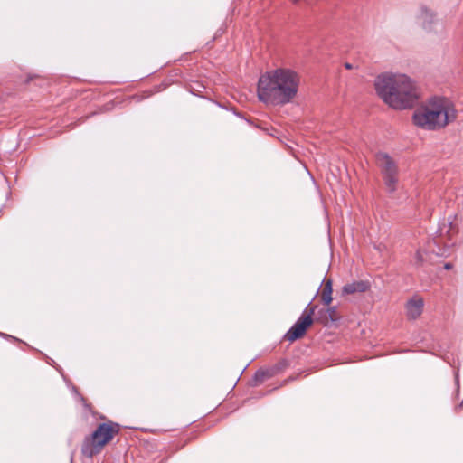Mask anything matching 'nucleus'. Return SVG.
Listing matches in <instances>:
<instances>
[{"label": "nucleus", "instance_id": "nucleus-1", "mask_svg": "<svg viewBox=\"0 0 463 463\" xmlns=\"http://www.w3.org/2000/svg\"><path fill=\"white\" fill-rule=\"evenodd\" d=\"M299 82L298 74L290 69L279 68L267 71L259 79L258 98L268 105L288 104L296 97Z\"/></svg>", "mask_w": 463, "mask_h": 463}, {"label": "nucleus", "instance_id": "nucleus-2", "mask_svg": "<svg viewBox=\"0 0 463 463\" xmlns=\"http://www.w3.org/2000/svg\"><path fill=\"white\" fill-rule=\"evenodd\" d=\"M374 87L378 96L395 109L411 108L419 99L416 83L405 74H380L374 80Z\"/></svg>", "mask_w": 463, "mask_h": 463}, {"label": "nucleus", "instance_id": "nucleus-3", "mask_svg": "<svg viewBox=\"0 0 463 463\" xmlns=\"http://www.w3.org/2000/svg\"><path fill=\"white\" fill-rule=\"evenodd\" d=\"M456 109L445 98L434 97L413 114V123L424 129L436 130L456 119Z\"/></svg>", "mask_w": 463, "mask_h": 463}, {"label": "nucleus", "instance_id": "nucleus-4", "mask_svg": "<svg viewBox=\"0 0 463 463\" xmlns=\"http://www.w3.org/2000/svg\"><path fill=\"white\" fill-rule=\"evenodd\" d=\"M119 430V424L110 420L99 424L91 435L84 439L81 446V453L87 458H92L99 453L103 447L110 441Z\"/></svg>", "mask_w": 463, "mask_h": 463}, {"label": "nucleus", "instance_id": "nucleus-5", "mask_svg": "<svg viewBox=\"0 0 463 463\" xmlns=\"http://www.w3.org/2000/svg\"><path fill=\"white\" fill-rule=\"evenodd\" d=\"M376 162L381 170L385 190L392 194L397 191L399 184V168L395 161L386 153L376 154Z\"/></svg>", "mask_w": 463, "mask_h": 463}, {"label": "nucleus", "instance_id": "nucleus-6", "mask_svg": "<svg viewBox=\"0 0 463 463\" xmlns=\"http://www.w3.org/2000/svg\"><path fill=\"white\" fill-rule=\"evenodd\" d=\"M317 307L316 305L311 306V303L307 305L300 317L286 333L285 338L287 340H288L289 342H294L301 338L305 335L307 329L313 323L312 316L315 313Z\"/></svg>", "mask_w": 463, "mask_h": 463}, {"label": "nucleus", "instance_id": "nucleus-7", "mask_svg": "<svg viewBox=\"0 0 463 463\" xmlns=\"http://www.w3.org/2000/svg\"><path fill=\"white\" fill-rule=\"evenodd\" d=\"M437 232L438 236L433 239V244L437 249L431 248L430 245L429 247L437 256H448L449 254L450 245L454 244L453 242L449 243L452 240V234L454 232L452 222H444L441 226H439Z\"/></svg>", "mask_w": 463, "mask_h": 463}, {"label": "nucleus", "instance_id": "nucleus-8", "mask_svg": "<svg viewBox=\"0 0 463 463\" xmlns=\"http://www.w3.org/2000/svg\"><path fill=\"white\" fill-rule=\"evenodd\" d=\"M424 302L423 299L419 298H411L406 304V314L409 319L414 320L418 318L423 310Z\"/></svg>", "mask_w": 463, "mask_h": 463}, {"label": "nucleus", "instance_id": "nucleus-9", "mask_svg": "<svg viewBox=\"0 0 463 463\" xmlns=\"http://www.w3.org/2000/svg\"><path fill=\"white\" fill-rule=\"evenodd\" d=\"M419 20L421 23L423 29L426 31H431L432 25L435 24L434 13L427 7L423 6L420 8Z\"/></svg>", "mask_w": 463, "mask_h": 463}, {"label": "nucleus", "instance_id": "nucleus-10", "mask_svg": "<svg viewBox=\"0 0 463 463\" xmlns=\"http://www.w3.org/2000/svg\"><path fill=\"white\" fill-rule=\"evenodd\" d=\"M369 288V284L366 281L359 280L346 284L343 287L344 294H354L356 292H365Z\"/></svg>", "mask_w": 463, "mask_h": 463}, {"label": "nucleus", "instance_id": "nucleus-11", "mask_svg": "<svg viewBox=\"0 0 463 463\" xmlns=\"http://www.w3.org/2000/svg\"><path fill=\"white\" fill-rule=\"evenodd\" d=\"M426 254H427L426 251H423L421 250H417V252L415 254V265L416 266H421L427 261L425 259Z\"/></svg>", "mask_w": 463, "mask_h": 463}, {"label": "nucleus", "instance_id": "nucleus-12", "mask_svg": "<svg viewBox=\"0 0 463 463\" xmlns=\"http://www.w3.org/2000/svg\"><path fill=\"white\" fill-rule=\"evenodd\" d=\"M272 375V373L269 370H259L255 373L256 381L262 382L266 378H269Z\"/></svg>", "mask_w": 463, "mask_h": 463}, {"label": "nucleus", "instance_id": "nucleus-13", "mask_svg": "<svg viewBox=\"0 0 463 463\" xmlns=\"http://www.w3.org/2000/svg\"><path fill=\"white\" fill-rule=\"evenodd\" d=\"M332 293L322 291L321 298L325 305H329L332 301Z\"/></svg>", "mask_w": 463, "mask_h": 463}, {"label": "nucleus", "instance_id": "nucleus-14", "mask_svg": "<svg viewBox=\"0 0 463 463\" xmlns=\"http://www.w3.org/2000/svg\"><path fill=\"white\" fill-rule=\"evenodd\" d=\"M326 313H328V316L332 321H335L336 319L335 313H336V307H330L326 309Z\"/></svg>", "mask_w": 463, "mask_h": 463}, {"label": "nucleus", "instance_id": "nucleus-15", "mask_svg": "<svg viewBox=\"0 0 463 463\" xmlns=\"http://www.w3.org/2000/svg\"><path fill=\"white\" fill-rule=\"evenodd\" d=\"M332 281L330 279L326 281L323 291L332 293Z\"/></svg>", "mask_w": 463, "mask_h": 463}, {"label": "nucleus", "instance_id": "nucleus-16", "mask_svg": "<svg viewBox=\"0 0 463 463\" xmlns=\"http://www.w3.org/2000/svg\"><path fill=\"white\" fill-rule=\"evenodd\" d=\"M332 281L330 279L326 281L323 291L332 293Z\"/></svg>", "mask_w": 463, "mask_h": 463}, {"label": "nucleus", "instance_id": "nucleus-17", "mask_svg": "<svg viewBox=\"0 0 463 463\" xmlns=\"http://www.w3.org/2000/svg\"><path fill=\"white\" fill-rule=\"evenodd\" d=\"M444 268H445L446 269H452V264H451V263H446V264H445V266H444Z\"/></svg>", "mask_w": 463, "mask_h": 463}, {"label": "nucleus", "instance_id": "nucleus-18", "mask_svg": "<svg viewBox=\"0 0 463 463\" xmlns=\"http://www.w3.org/2000/svg\"><path fill=\"white\" fill-rule=\"evenodd\" d=\"M345 67L346 69H348V70H351V69L353 68V65H352L351 63L346 62V63L345 64Z\"/></svg>", "mask_w": 463, "mask_h": 463}, {"label": "nucleus", "instance_id": "nucleus-19", "mask_svg": "<svg viewBox=\"0 0 463 463\" xmlns=\"http://www.w3.org/2000/svg\"><path fill=\"white\" fill-rule=\"evenodd\" d=\"M463 408V401L461 402L460 404H458V406L456 407V410H461Z\"/></svg>", "mask_w": 463, "mask_h": 463}, {"label": "nucleus", "instance_id": "nucleus-20", "mask_svg": "<svg viewBox=\"0 0 463 463\" xmlns=\"http://www.w3.org/2000/svg\"><path fill=\"white\" fill-rule=\"evenodd\" d=\"M0 335H2L4 337H12L11 335L4 334V333H0Z\"/></svg>", "mask_w": 463, "mask_h": 463}, {"label": "nucleus", "instance_id": "nucleus-21", "mask_svg": "<svg viewBox=\"0 0 463 463\" xmlns=\"http://www.w3.org/2000/svg\"><path fill=\"white\" fill-rule=\"evenodd\" d=\"M456 384L458 387L459 382H458V375L456 374Z\"/></svg>", "mask_w": 463, "mask_h": 463}, {"label": "nucleus", "instance_id": "nucleus-22", "mask_svg": "<svg viewBox=\"0 0 463 463\" xmlns=\"http://www.w3.org/2000/svg\"><path fill=\"white\" fill-rule=\"evenodd\" d=\"M294 4H298L299 0H290Z\"/></svg>", "mask_w": 463, "mask_h": 463}]
</instances>
